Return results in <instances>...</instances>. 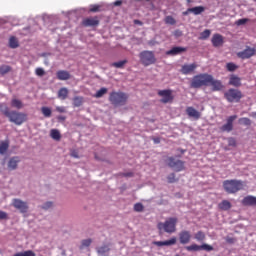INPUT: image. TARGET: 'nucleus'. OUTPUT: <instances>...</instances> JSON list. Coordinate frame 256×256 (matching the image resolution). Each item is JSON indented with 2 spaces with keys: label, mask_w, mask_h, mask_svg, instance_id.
<instances>
[{
  "label": "nucleus",
  "mask_w": 256,
  "mask_h": 256,
  "mask_svg": "<svg viewBox=\"0 0 256 256\" xmlns=\"http://www.w3.org/2000/svg\"><path fill=\"white\" fill-rule=\"evenodd\" d=\"M158 231H164L165 233H175L177 231V218H168L165 222H159L157 224Z\"/></svg>",
  "instance_id": "obj_5"
},
{
  "label": "nucleus",
  "mask_w": 256,
  "mask_h": 256,
  "mask_svg": "<svg viewBox=\"0 0 256 256\" xmlns=\"http://www.w3.org/2000/svg\"><path fill=\"white\" fill-rule=\"evenodd\" d=\"M188 11H190V13H193V15H201V13L205 12V7L196 6L193 8H188Z\"/></svg>",
  "instance_id": "obj_27"
},
{
  "label": "nucleus",
  "mask_w": 256,
  "mask_h": 256,
  "mask_svg": "<svg viewBox=\"0 0 256 256\" xmlns=\"http://www.w3.org/2000/svg\"><path fill=\"white\" fill-rule=\"evenodd\" d=\"M239 123H241V125H246L247 127H249V125H251V119L246 117L240 118Z\"/></svg>",
  "instance_id": "obj_45"
},
{
  "label": "nucleus",
  "mask_w": 256,
  "mask_h": 256,
  "mask_svg": "<svg viewBox=\"0 0 256 256\" xmlns=\"http://www.w3.org/2000/svg\"><path fill=\"white\" fill-rule=\"evenodd\" d=\"M194 239H196V241H198L199 243H203V241H205V239H206L205 232H203V231H198V232L194 235Z\"/></svg>",
  "instance_id": "obj_34"
},
{
  "label": "nucleus",
  "mask_w": 256,
  "mask_h": 256,
  "mask_svg": "<svg viewBox=\"0 0 256 256\" xmlns=\"http://www.w3.org/2000/svg\"><path fill=\"white\" fill-rule=\"evenodd\" d=\"M9 149V141H2L0 143V155H5Z\"/></svg>",
  "instance_id": "obj_32"
},
{
  "label": "nucleus",
  "mask_w": 256,
  "mask_h": 256,
  "mask_svg": "<svg viewBox=\"0 0 256 256\" xmlns=\"http://www.w3.org/2000/svg\"><path fill=\"white\" fill-rule=\"evenodd\" d=\"M195 69H197V63L184 64L180 69V73H182V75H193Z\"/></svg>",
  "instance_id": "obj_14"
},
{
  "label": "nucleus",
  "mask_w": 256,
  "mask_h": 256,
  "mask_svg": "<svg viewBox=\"0 0 256 256\" xmlns=\"http://www.w3.org/2000/svg\"><path fill=\"white\" fill-rule=\"evenodd\" d=\"M247 23V18H242L237 20L236 25H245Z\"/></svg>",
  "instance_id": "obj_52"
},
{
  "label": "nucleus",
  "mask_w": 256,
  "mask_h": 256,
  "mask_svg": "<svg viewBox=\"0 0 256 256\" xmlns=\"http://www.w3.org/2000/svg\"><path fill=\"white\" fill-rule=\"evenodd\" d=\"M187 48L181 46L172 47L170 50L166 51V55L170 57H175V55H181V53H185Z\"/></svg>",
  "instance_id": "obj_16"
},
{
  "label": "nucleus",
  "mask_w": 256,
  "mask_h": 256,
  "mask_svg": "<svg viewBox=\"0 0 256 256\" xmlns=\"http://www.w3.org/2000/svg\"><path fill=\"white\" fill-rule=\"evenodd\" d=\"M41 112L44 115V117H51V113H52L51 108H49L47 106H43L41 108Z\"/></svg>",
  "instance_id": "obj_41"
},
{
  "label": "nucleus",
  "mask_w": 256,
  "mask_h": 256,
  "mask_svg": "<svg viewBox=\"0 0 256 256\" xmlns=\"http://www.w3.org/2000/svg\"><path fill=\"white\" fill-rule=\"evenodd\" d=\"M226 69L227 71H230L231 73H233V71H237V69H239V66H237V64L233 62H229L226 64Z\"/></svg>",
  "instance_id": "obj_36"
},
{
  "label": "nucleus",
  "mask_w": 256,
  "mask_h": 256,
  "mask_svg": "<svg viewBox=\"0 0 256 256\" xmlns=\"http://www.w3.org/2000/svg\"><path fill=\"white\" fill-rule=\"evenodd\" d=\"M255 53H256L255 48L246 46L245 50L237 53V57H239V59H251V57H254Z\"/></svg>",
  "instance_id": "obj_11"
},
{
  "label": "nucleus",
  "mask_w": 256,
  "mask_h": 256,
  "mask_svg": "<svg viewBox=\"0 0 256 256\" xmlns=\"http://www.w3.org/2000/svg\"><path fill=\"white\" fill-rule=\"evenodd\" d=\"M0 111L2 115L7 117L10 123H14V125L20 126L27 121V114L15 110L10 111L7 105L1 104Z\"/></svg>",
  "instance_id": "obj_2"
},
{
  "label": "nucleus",
  "mask_w": 256,
  "mask_h": 256,
  "mask_svg": "<svg viewBox=\"0 0 256 256\" xmlns=\"http://www.w3.org/2000/svg\"><path fill=\"white\" fill-rule=\"evenodd\" d=\"M212 86V91H221L223 83L221 80H214L211 74L203 73L193 77L190 87L192 89H199L201 87Z\"/></svg>",
  "instance_id": "obj_1"
},
{
  "label": "nucleus",
  "mask_w": 256,
  "mask_h": 256,
  "mask_svg": "<svg viewBox=\"0 0 256 256\" xmlns=\"http://www.w3.org/2000/svg\"><path fill=\"white\" fill-rule=\"evenodd\" d=\"M106 93L107 88L103 87L95 93L94 97H96V99H101V97H103V95H106Z\"/></svg>",
  "instance_id": "obj_39"
},
{
  "label": "nucleus",
  "mask_w": 256,
  "mask_h": 256,
  "mask_svg": "<svg viewBox=\"0 0 256 256\" xmlns=\"http://www.w3.org/2000/svg\"><path fill=\"white\" fill-rule=\"evenodd\" d=\"M128 61L127 59L122 60V61H118V62H113L111 64V67H115V69H123V67H125V65H127Z\"/></svg>",
  "instance_id": "obj_33"
},
{
  "label": "nucleus",
  "mask_w": 256,
  "mask_h": 256,
  "mask_svg": "<svg viewBox=\"0 0 256 256\" xmlns=\"http://www.w3.org/2000/svg\"><path fill=\"white\" fill-rule=\"evenodd\" d=\"M186 115L191 119H195V121H199V119H201V112L197 111V109L192 106L186 108Z\"/></svg>",
  "instance_id": "obj_15"
},
{
  "label": "nucleus",
  "mask_w": 256,
  "mask_h": 256,
  "mask_svg": "<svg viewBox=\"0 0 256 256\" xmlns=\"http://www.w3.org/2000/svg\"><path fill=\"white\" fill-rule=\"evenodd\" d=\"M108 99L113 107H123L129 101V94L121 91H112Z\"/></svg>",
  "instance_id": "obj_4"
},
{
  "label": "nucleus",
  "mask_w": 256,
  "mask_h": 256,
  "mask_svg": "<svg viewBox=\"0 0 256 256\" xmlns=\"http://www.w3.org/2000/svg\"><path fill=\"white\" fill-rule=\"evenodd\" d=\"M228 145L230 147H236L237 146V141L235 140V138H229L228 139Z\"/></svg>",
  "instance_id": "obj_50"
},
{
  "label": "nucleus",
  "mask_w": 256,
  "mask_h": 256,
  "mask_svg": "<svg viewBox=\"0 0 256 256\" xmlns=\"http://www.w3.org/2000/svg\"><path fill=\"white\" fill-rule=\"evenodd\" d=\"M56 77L59 81H69L71 74L67 70H59L56 73Z\"/></svg>",
  "instance_id": "obj_21"
},
{
  "label": "nucleus",
  "mask_w": 256,
  "mask_h": 256,
  "mask_svg": "<svg viewBox=\"0 0 256 256\" xmlns=\"http://www.w3.org/2000/svg\"><path fill=\"white\" fill-rule=\"evenodd\" d=\"M35 73L38 77H43V75H45V70L43 68H36Z\"/></svg>",
  "instance_id": "obj_49"
},
{
  "label": "nucleus",
  "mask_w": 256,
  "mask_h": 256,
  "mask_svg": "<svg viewBox=\"0 0 256 256\" xmlns=\"http://www.w3.org/2000/svg\"><path fill=\"white\" fill-rule=\"evenodd\" d=\"M68 95H69V90L67 88H61L58 91V98L61 99L62 101H65Z\"/></svg>",
  "instance_id": "obj_29"
},
{
  "label": "nucleus",
  "mask_w": 256,
  "mask_h": 256,
  "mask_svg": "<svg viewBox=\"0 0 256 256\" xmlns=\"http://www.w3.org/2000/svg\"><path fill=\"white\" fill-rule=\"evenodd\" d=\"M189 13H191V11H189V9H187L186 12H183V15H189Z\"/></svg>",
  "instance_id": "obj_60"
},
{
  "label": "nucleus",
  "mask_w": 256,
  "mask_h": 256,
  "mask_svg": "<svg viewBox=\"0 0 256 256\" xmlns=\"http://www.w3.org/2000/svg\"><path fill=\"white\" fill-rule=\"evenodd\" d=\"M218 207L219 209H221V211H229L232 205H231V202H229V200H223L218 204Z\"/></svg>",
  "instance_id": "obj_26"
},
{
  "label": "nucleus",
  "mask_w": 256,
  "mask_h": 256,
  "mask_svg": "<svg viewBox=\"0 0 256 256\" xmlns=\"http://www.w3.org/2000/svg\"><path fill=\"white\" fill-rule=\"evenodd\" d=\"M158 95L162 97L161 103H171L173 101V91L171 90H159Z\"/></svg>",
  "instance_id": "obj_13"
},
{
  "label": "nucleus",
  "mask_w": 256,
  "mask_h": 256,
  "mask_svg": "<svg viewBox=\"0 0 256 256\" xmlns=\"http://www.w3.org/2000/svg\"><path fill=\"white\" fill-rule=\"evenodd\" d=\"M12 205L15 209H18L20 213H27L29 211V205L21 199H13Z\"/></svg>",
  "instance_id": "obj_10"
},
{
  "label": "nucleus",
  "mask_w": 256,
  "mask_h": 256,
  "mask_svg": "<svg viewBox=\"0 0 256 256\" xmlns=\"http://www.w3.org/2000/svg\"><path fill=\"white\" fill-rule=\"evenodd\" d=\"M50 137H52L54 141H61V132L57 129H52L50 131Z\"/></svg>",
  "instance_id": "obj_31"
},
{
  "label": "nucleus",
  "mask_w": 256,
  "mask_h": 256,
  "mask_svg": "<svg viewBox=\"0 0 256 256\" xmlns=\"http://www.w3.org/2000/svg\"><path fill=\"white\" fill-rule=\"evenodd\" d=\"M223 189L229 195H234L245 189V183L242 180L237 179L225 180L223 182Z\"/></svg>",
  "instance_id": "obj_3"
},
{
  "label": "nucleus",
  "mask_w": 256,
  "mask_h": 256,
  "mask_svg": "<svg viewBox=\"0 0 256 256\" xmlns=\"http://www.w3.org/2000/svg\"><path fill=\"white\" fill-rule=\"evenodd\" d=\"M135 23H139V24H141V22H140L139 20H135Z\"/></svg>",
  "instance_id": "obj_62"
},
{
  "label": "nucleus",
  "mask_w": 256,
  "mask_h": 256,
  "mask_svg": "<svg viewBox=\"0 0 256 256\" xmlns=\"http://www.w3.org/2000/svg\"><path fill=\"white\" fill-rule=\"evenodd\" d=\"M124 177H133V173H124L123 174Z\"/></svg>",
  "instance_id": "obj_59"
},
{
  "label": "nucleus",
  "mask_w": 256,
  "mask_h": 256,
  "mask_svg": "<svg viewBox=\"0 0 256 256\" xmlns=\"http://www.w3.org/2000/svg\"><path fill=\"white\" fill-rule=\"evenodd\" d=\"M164 22L166 23V25H175L177 23V21H175V18H173V16H166L164 19Z\"/></svg>",
  "instance_id": "obj_42"
},
{
  "label": "nucleus",
  "mask_w": 256,
  "mask_h": 256,
  "mask_svg": "<svg viewBox=\"0 0 256 256\" xmlns=\"http://www.w3.org/2000/svg\"><path fill=\"white\" fill-rule=\"evenodd\" d=\"M224 97L228 103H239L243 98V93L240 90L231 88L224 93Z\"/></svg>",
  "instance_id": "obj_7"
},
{
  "label": "nucleus",
  "mask_w": 256,
  "mask_h": 256,
  "mask_svg": "<svg viewBox=\"0 0 256 256\" xmlns=\"http://www.w3.org/2000/svg\"><path fill=\"white\" fill-rule=\"evenodd\" d=\"M14 256H36V254L32 250H27L24 252H18L16 254H14Z\"/></svg>",
  "instance_id": "obj_40"
},
{
  "label": "nucleus",
  "mask_w": 256,
  "mask_h": 256,
  "mask_svg": "<svg viewBox=\"0 0 256 256\" xmlns=\"http://www.w3.org/2000/svg\"><path fill=\"white\" fill-rule=\"evenodd\" d=\"M96 251H97L98 255L108 256L109 251H111V248L109 247V244H104L102 246L97 247Z\"/></svg>",
  "instance_id": "obj_23"
},
{
  "label": "nucleus",
  "mask_w": 256,
  "mask_h": 256,
  "mask_svg": "<svg viewBox=\"0 0 256 256\" xmlns=\"http://www.w3.org/2000/svg\"><path fill=\"white\" fill-rule=\"evenodd\" d=\"M91 243H93V240L91 239L82 240L80 249H83L84 247H90Z\"/></svg>",
  "instance_id": "obj_43"
},
{
  "label": "nucleus",
  "mask_w": 256,
  "mask_h": 256,
  "mask_svg": "<svg viewBox=\"0 0 256 256\" xmlns=\"http://www.w3.org/2000/svg\"><path fill=\"white\" fill-rule=\"evenodd\" d=\"M153 141H154V143H156V144L161 143V139H160V138H153Z\"/></svg>",
  "instance_id": "obj_57"
},
{
  "label": "nucleus",
  "mask_w": 256,
  "mask_h": 256,
  "mask_svg": "<svg viewBox=\"0 0 256 256\" xmlns=\"http://www.w3.org/2000/svg\"><path fill=\"white\" fill-rule=\"evenodd\" d=\"M99 11H101V5H92L89 9L90 13H99Z\"/></svg>",
  "instance_id": "obj_44"
},
{
  "label": "nucleus",
  "mask_w": 256,
  "mask_h": 256,
  "mask_svg": "<svg viewBox=\"0 0 256 256\" xmlns=\"http://www.w3.org/2000/svg\"><path fill=\"white\" fill-rule=\"evenodd\" d=\"M7 219V213L0 210V220Z\"/></svg>",
  "instance_id": "obj_54"
},
{
  "label": "nucleus",
  "mask_w": 256,
  "mask_h": 256,
  "mask_svg": "<svg viewBox=\"0 0 256 256\" xmlns=\"http://www.w3.org/2000/svg\"><path fill=\"white\" fill-rule=\"evenodd\" d=\"M9 47L10 49H17L19 47V40L15 36L9 38Z\"/></svg>",
  "instance_id": "obj_28"
},
{
  "label": "nucleus",
  "mask_w": 256,
  "mask_h": 256,
  "mask_svg": "<svg viewBox=\"0 0 256 256\" xmlns=\"http://www.w3.org/2000/svg\"><path fill=\"white\" fill-rule=\"evenodd\" d=\"M178 151L181 153V155H183V153H185V150L184 149H178Z\"/></svg>",
  "instance_id": "obj_61"
},
{
  "label": "nucleus",
  "mask_w": 256,
  "mask_h": 256,
  "mask_svg": "<svg viewBox=\"0 0 256 256\" xmlns=\"http://www.w3.org/2000/svg\"><path fill=\"white\" fill-rule=\"evenodd\" d=\"M211 43L213 47H221L225 43V40L223 38V35L221 34H214L211 39Z\"/></svg>",
  "instance_id": "obj_19"
},
{
  "label": "nucleus",
  "mask_w": 256,
  "mask_h": 256,
  "mask_svg": "<svg viewBox=\"0 0 256 256\" xmlns=\"http://www.w3.org/2000/svg\"><path fill=\"white\" fill-rule=\"evenodd\" d=\"M11 107H14V109H23V102L17 98H13L11 101Z\"/></svg>",
  "instance_id": "obj_30"
},
{
  "label": "nucleus",
  "mask_w": 256,
  "mask_h": 256,
  "mask_svg": "<svg viewBox=\"0 0 256 256\" xmlns=\"http://www.w3.org/2000/svg\"><path fill=\"white\" fill-rule=\"evenodd\" d=\"M82 25L84 27H97L99 25V18L97 16L90 17V18H85L82 21Z\"/></svg>",
  "instance_id": "obj_18"
},
{
  "label": "nucleus",
  "mask_w": 256,
  "mask_h": 256,
  "mask_svg": "<svg viewBox=\"0 0 256 256\" xmlns=\"http://www.w3.org/2000/svg\"><path fill=\"white\" fill-rule=\"evenodd\" d=\"M56 111H58V113H65L67 110L63 106H57Z\"/></svg>",
  "instance_id": "obj_53"
},
{
  "label": "nucleus",
  "mask_w": 256,
  "mask_h": 256,
  "mask_svg": "<svg viewBox=\"0 0 256 256\" xmlns=\"http://www.w3.org/2000/svg\"><path fill=\"white\" fill-rule=\"evenodd\" d=\"M114 5H115V7H121V5H123V1H121V0H116V1L114 2Z\"/></svg>",
  "instance_id": "obj_55"
},
{
  "label": "nucleus",
  "mask_w": 256,
  "mask_h": 256,
  "mask_svg": "<svg viewBox=\"0 0 256 256\" xmlns=\"http://www.w3.org/2000/svg\"><path fill=\"white\" fill-rule=\"evenodd\" d=\"M225 241H226V243H229V245H233V243H236V242H237V239L234 238V237L227 236V237L225 238Z\"/></svg>",
  "instance_id": "obj_48"
},
{
  "label": "nucleus",
  "mask_w": 256,
  "mask_h": 256,
  "mask_svg": "<svg viewBox=\"0 0 256 256\" xmlns=\"http://www.w3.org/2000/svg\"><path fill=\"white\" fill-rule=\"evenodd\" d=\"M65 119H67V117H65V116H58V121H65Z\"/></svg>",
  "instance_id": "obj_58"
},
{
  "label": "nucleus",
  "mask_w": 256,
  "mask_h": 256,
  "mask_svg": "<svg viewBox=\"0 0 256 256\" xmlns=\"http://www.w3.org/2000/svg\"><path fill=\"white\" fill-rule=\"evenodd\" d=\"M19 161H21L19 159V156H14L10 158L8 162V169H10V171H15V169H17V165L19 164Z\"/></svg>",
  "instance_id": "obj_24"
},
{
  "label": "nucleus",
  "mask_w": 256,
  "mask_h": 256,
  "mask_svg": "<svg viewBox=\"0 0 256 256\" xmlns=\"http://www.w3.org/2000/svg\"><path fill=\"white\" fill-rule=\"evenodd\" d=\"M254 1H256V0H254Z\"/></svg>",
  "instance_id": "obj_63"
},
{
  "label": "nucleus",
  "mask_w": 256,
  "mask_h": 256,
  "mask_svg": "<svg viewBox=\"0 0 256 256\" xmlns=\"http://www.w3.org/2000/svg\"><path fill=\"white\" fill-rule=\"evenodd\" d=\"M179 241L181 245H187V243L191 242V232L187 230H183L179 233Z\"/></svg>",
  "instance_id": "obj_17"
},
{
  "label": "nucleus",
  "mask_w": 256,
  "mask_h": 256,
  "mask_svg": "<svg viewBox=\"0 0 256 256\" xmlns=\"http://www.w3.org/2000/svg\"><path fill=\"white\" fill-rule=\"evenodd\" d=\"M167 165L177 173L185 171V162L183 160H177L175 157H169L167 159Z\"/></svg>",
  "instance_id": "obj_8"
},
{
  "label": "nucleus",
  "mask_w": 256,
  "mask_h": 256,
  "mask_svg": "<svg viewBox=\"0 0 256 256\" xmlns=\"http://www.w3.org/2000/svg\"><path fill=\"white\" fill-rule=\"evenodd\" d=\"M175 243H177V238L173 237L166 241H154L153 245H156V247H171V245H175Z\"/></svg>",
  "instance_id": "obj_20"
},
{
  "label": "nucleus",
  "mask_w": 256,
  "mask_h": 256,
  "mask_svg": "<svg viewBox=\"0 0 256 256\" xmlns=\"http://www.w3.org/2000/svg\"><path fill=\"white\" fill-rule=\"evenodd\" d=\"M211 37V30L206 29L202 33H200V39L202 41H205V39H209Z\"/></svg>",
  "instance_id": "obj_37"
},
{
  "label": "nucleus",
  "mask_w": 256,
  "mask_h": 256,
  "mask_svg": "<svg viewBox=\"0 0 256 256\" xmlns=\"http://www.w3.org/2000/svg\"><path fill=\"white\" fill-rule=\"evenodd\" d=\"M242 205L245 207H256V197L255 196H246L242 200Z\"/></svg>",
  "instance_id": "obj_22"
},
{
  "label": "nucleus",
  "mask_w": 256,
  "mask_h": 256,
  "mask_svg": "<svg viewBox=\"0 0 256 256\" xmlns=\"http://www.w3.org/2000/svg\"><path fill=\"white\" fill-rule=\"evenodd\" d=\"M235 119H237V115L228 117L226 124L220 127V131L223 133H231V131H233V121H235Z\"/></svg>",
  "instance_id": "obj_12"
},
{
  "label": "nucleus",
  "mask_w": 256,
  "mask_h": 256,
  "mask_svg": "<svg viewBox=\"0 0 256 256\" xmlns=\"http://www.w3.org/2000/svg\"><path fill=\"white\" fill-rule=\"evenodd\" d=\"M186 251H213V246L209 245V244H202V245H197V244H192L190 246H186L185 247Z\"/></svg>",
  "instance_id": "obj_9"
},
{
  "label": "nucleus",
  "mask_w": 256,
  "mask_h": 256,
  "mask_svg": "<svg viewBox=\"0 0 256 256\" xmlns=\"http://www.w3.org/2000/svg\"><path fill=\"white\" fill-rule=\"evenodd\" d=\"M144 209H145V207L141 203H136L134 205V211H136L137 213L143 212Z\"/></svg>",
  "instance_id": "obj_46"
},
{
  "label": "nucleus",
  "mask_w": 256,
  "mask_h": 256,
  "mask_svg": "<svg viewBox=\"0 0 256 256\" xmlns=\"http://www.w3.org/2000/svg\"><path fill=\"white\" fill-rule=\"evenodd\" d=\"M71 156H72V157H75V159H79V154H77L76 151L72 152V153H71Z\"/></svg>",
  "instance_id": "obj_56"
},
{
  "label": "nucleus",
  "mask_w": 256,
  "mask_h": 256,
  "mask_svg": "<svg viewBox=\"0 0 256 256\" xmlns=\"http://www.w3.org/2000/svg\"><path fill=\"white\" fill-rule=\"evenodd\" d=\"M11 66L9 65H2L0 66V75H7V73H10Z\"/></svg>",
  "instance_id": "obj_38"
},
{
  "label": "nucleus",
  "mask_w": 256,
  "mask_h": 256,
  "mask_svg": "<svg viewBox=\"0 0 256 256\" xmlns=\"http://www.w3.org/2000/svg\"><path fill=\"white\" fill-rule=\"evenodd\" d=\"M229 85H232L233 87H241V78L236 75H231Z\"/></svg>",
  "instance_id": "obj_25"
},
{
  "label": "nucleus",
  "mask_w": 256,
  "mask_h": 256,
  "mask_svg": "<svg viewBox=\"0 0 256 256\" xmlns=\"http://www.w3.org/2000/svg\"><path fill=\"white\" fill-rule=\"evenodd\" d=\"M83 105V97L82 96H75L73 98V106L74 107H81Z\"/></svg>",
  "instance_id": "obj_35"
},
{
  "label": "nucleus",
  "mask_w": 256,
  "mask_h": 256,
  "mask_svg": "<svg viewBox=\"0 0 256 256\" xmlns=\"http://www.w3.org/2000/svg\"><path fill=\"white\" fill-rule=\"evenodd\" d=\"M168 183H176L177 178H175V173H171L167 176Z\"/></svg>",
  "instance_id": "obj_47"
},
{
  "label": "nucleus",
  "mask_w": 256,
  "mask_h": 256,
  "mask_svg": "<svg viewBox=\"0 0 256 256\" xmlns=\"http://www.w3.org/2000/svg\"><path fill=\"white\" fill-rule=\"evenodd\" d=\"M53 207V202H46L43 204L42 209H51Z\"/></svg>",
  "instance_id": "obj_51"
},
{
  "label": "nucleus",
  "mask_w": 256,
  "mask_h": 256,
  "mask_svg": "<svg viewBox=\"0 0 256 256\" xmlns=\"http://www.w3.org/2000/svg\"><path fill=\"white\" fill-rule=\"evenodd\" d=\"M140 63L144 67H149L150 65H155L157 63V58L155 57V52L150 50H143L139 53Z\"/></svg>",
  "instance_id": "obj_6"
}]
</instances>
